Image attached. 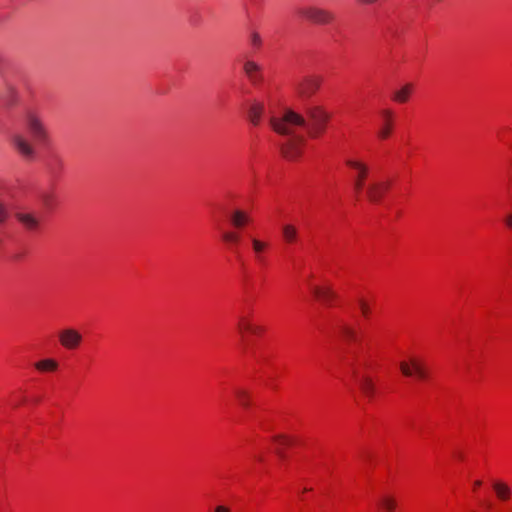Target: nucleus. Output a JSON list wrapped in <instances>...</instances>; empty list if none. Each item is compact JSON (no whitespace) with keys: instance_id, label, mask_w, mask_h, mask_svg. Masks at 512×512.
<instances>
[{"instance_id":"obj_19","label":"nucleus","mask_w":512,"mask_h":512,"mask_svg":"<svg viewBox=\"0 0 512 512\" xmlns=\"http://www.w3.org/2000/svg\"><path fill=\"white\" fill-rule=\"evenodd\" d=\"M230 219L232 225L236 228H241L249 222V216L242 210H235Z\"/></svg>"},{"instance_id":"obj_21","label":"nucleus","mask_w":512,"mask_h":512,"mask_svg":"<svg viewBox=\"0 0 512 512\" xmlns=\"http://www.w3.org/2000/svg\"><path fill=\"white\" fill-rule=\"evenodd\" d=\"M252 250L255 255L264 254L269 247V243L262 241L256 237L251 238Z\"/></svg>"},{"instance_id":"obj_26","label":"nucleus","mask_w":512,"mask_h":512,"mask_svg":"<svg viewBox=\"0 0 512 512\" xmlns=\"http://www.w3.org/2000/svg\"><path fill=\"white\" fill-rule=\"evenodd\" d=\"M222 239L226 243H229L232 246H236L240 241V236L236 232L226 231L222 234Z\"/></svg>"},{"instance_id":"obj_18","label":"nucleus","mask_w":512,"mask_h":512,"mask_svg":"<svg viewBox=\"0 0 512 512\" xmlns=\"http://www.w3.org/2000/svg\"><path fill=\"white\" fill-rule=\"evenodd\" d=\"M238 328L240 331L250 332L252 334H260L262 332V328L260 326L252 324L246 317H241L239 319Z\"/></svg>"},{"instance_id":"obj_23","label":"nucleus","mask_w":512,"mask_h":512,"mask_svg":"<svg viewBox=\"0 0 512 512\" xmlns=\"http://www.w3.org/2000/svg\"><path fill=\"white\" fill-rule=\"evenodd\" d=\"M273 440L275 441V443L277 444V448H276V453L277 455L281 458V459H284L285 458V454L282 450L281 447L285 446V445H288L289 444V439L283 435H278V436H275L273 438Z\"/></svg>"},{"instance_id":"obj_27","label":"nucleus","mask_w":512,"mask_h":512,"mask_svg":"<svg viewBox=\"0 0 512 512\" xmlns=\"http://www.w3.org/2000/svg\"><path fill=\"white\" fill-rule=\"evenodd\" d=\"M40 201L45 207L51 208L54 203V196L50 192H43L40 194Z\"/></svg>"},{"instance_id":"obj_20","label":"nucleus","mask_w":512,"mask_h":512,"mask_svg":"<svg viewBox=\"0 0 512 512\" xmlns=\"http://www.w3.org/2000/svg\"><path fill=\"white\" fill-rule=\"evenodd\" d=\"M35 368L40 372H54L58 368V363L53 359H43L35 363Z\"/></svg>"},{"instance_id":"obj_7","label":"nucleus","mask_w":512,"mask_h":512,"mask_svg":"<svg viewBox=\"0 0 512 512\" xmlns=\"http://www.w3.org/2000/svg\"><path fill=\"white\" fill-rule=\"evenodd\" d=\"M59 341L64 348L74 350L81 344L82 335L75 329L66 328L59 333Z\"/></svg>"},{"instance_id":"obj_31","label":"nucleus","mask_w":512,"mask_h":512,"mask_svg":"<svg viewBox=\"0 0 512 512\" xmlns=\"http://www.w3.org/2000/svg\"><path fill=\"white\" fill-rule=\"evenodd\" d=\"M364 186H365V183L353 180V187H354V190L356 191V193H359L360 191H362Z\"/></svg>"},{"instance_id":"obj_33","label":"nucleus","mask_w":512,"mask_h":512,"mask_svg":"<svg viewBox=\"0 0 512 512\" xmlns=\"http://www.w3.org/2000/svg\"><path fill=\"white\" fill-rule=\"evenodd\" d=\"M505 223L509 228H512V213L506 216Z\"/></svg>"},{"instance_id":"obj_11","label":"nucleus","mask_w":512,"mask_h":512,"mask_svg":"<svg viewBox=\"0 0 512 512\" xmlns=\"http://www.w3.org/2000/svg\"><path fill=\"white\" fill-rule=\"evenodd\" d=\"M243 70L250 82L254 85L262 80L261 67L254 61L248 60L243 65Z\"/></svg>"},{"instance_id":"obj_6","label":"nucleus","mask_w":512,"mask_h":512,"mask_svg":"<svg viewBox=\"0 0 512 512\" xmlns=\"http://www.w3.org/2000/svg\"><path fill=\"white\" fill-rule=\"evenodd\" d=\"M390 188L389 181L371 182L366 188V196L371 203H380L385 193Z\"/></svg>"},{"instance_id":"obj_29","label":"nucleus","mask_w":512,"mask_h":512,"mask_svg":"<svg viewBox=\"0 0 512 512\" xmlns=\"http://www.w3.org/2000/svg\"><path fill=\"white\" fill-rule=\"evenodd\" d=\"M9 217L6 205L0 200V225L5 223Z\"/></svg>"},{"instance_id":"obj_28","label":"nucleus","mask_w":512,"mask_h":512,"mask_svg":"<svg viewBox=\"0 0 512 512\" xmlns=\"http://www.w3.org/2000/svg\"><path fill=\"white\" fill-rule=\"evenodd\" d=\"M358 305L362 315L367 318L370 315V307L368 303L364 299H359Z\"/></svg>"},{"instance_id":"obj_12","label":"nucleus","mask_w":512,"mask_h":512,"mask_svg":"<svg viewBox=\"0 0 512 512\" xmlns=\"http://www.w3.org/2000/svg\"><path fill=\"white\" fill-rule=\"evenodd\" d=\"M265 106L263 102L253 101L248 108V118L250 122L257 126L260 124Z\"/></svg>"},{"instance_id":"obj_25","label":"nucleus","mask_w":512,"mask_h":512,"mask_svg":"<svg viewBox=\"0 0 512 512\" xmlns=\"http://www.w3.org/2000/svg\"><path fill=\"white\" fill-rule=\"evenodd\" d=\"M236 397L239 401V403L247 408L250 405V395L249 393L244 389H237L235 391Z\"/></svg>"},{"instance_id":"obj_14","label":"nucleus","mask_w":512,"mask_h":512,"mask_svg":"<svg viewBox=\"0 0 512 512\" xmlns=\"http://www.w3.org/2000/svg\"><path fill=\"white\" fill-rule=\"evenodd\" d=\"M381 116L383 118V125L379 131V137L386 139L391 133L393 114L391 110L385 109L381 111Z\"/></svg>"},{"instance_id":"obj_22","label":"nucleus","mask_w":512,"mask_h":512,"mask_svg":"<svg viewBox=\"0 0 512 512\" xmlns=\"http://www.w3.org/2000/svg\"><path fill=\"white\" fill-rule=\"evenodd\" d=\"M379 505L385 511L393 512L396 508V501L393 497L385 495L379 499Z\"/></svg>"},{"instance_id":"obj_16","label":"nucleus","mask_w":512,"mask_h":512,"mask_svg":"<svg viewBox=\"0 0 512 512\" xmlns=\"http://www.w3.org/2000/svg\"><path fill=\"white\" fill-rule=\"evenodd\" d=\"M283 239L286 243H295L298 239V230L293 224H284L281 228Z\"/></svg>"},{"instance_id":"obj_36","label":"nucleus","mask_w":512,"mask_h":512,"mask_svg":"<svg viewBox=\"0 0 512 512\" xmlns=\"http://www.w3.org/2000/svg\"><path fill=\"white\" fill-rule=\"evenodd\" d=\"M364 4H373L376 3L378 0H360Z\"/></svg>"},{"instance_id":"obj_3","label":"nucleus","mask_w":512,"mask_h":512,"mask_svg":"<svg viewBox=\"0 0 512 512\" xmlns=\"http://www.w3.org/2000/svg\"><path fill=\"white\" fill-rule=\"evenodd\" d=\"M298 14L305 20L317 25H328L335 19L333 12L316 5L301 7Z\"/></svg>"},{"instance_id":"obj_34","label":"nucleus","mask_w":512,"mask_h":512,"mask_svg":"<svg viewBox=\"0 0 512 512\" xmlns=\"http://www.w3.org/2000/svg\"><path fill=\"white\" fill-rule=\"evenodd\" d=\"M255 258L258 262L263 263L264 262V254L255 255Z\"/></svg>"},{"instance_id":"obj_10","label":"nucleus","mask_w":512,"mask_h":512,"mask_svg":"<svg viewBox=\"0 0 512 512\" xmlns=\"http://www.w3.org/2000/svg\"><path fill=\"white\" fill-rule=\"evenodd\" d=\"M320 87V80L316 78H306L297 84V91L300 97L309 98Z\"/></svg>"},{"instance_id":"obj_8","label":"nucleus","mask_w":512,"mask_h":512,"mask_svg":"<svg viewBox=\"0 0 512 512\" xmlns=\"http://www.w3.org/2000/svg\"><path fill=\"white\" fill-rule=\"evenodd\" d=\"M345 164L355 171L353 180L365 183L369 174V167L366 163L358 159L348 158L346 159Z\"/></svg>"},{"instance_id":"obj_17","label":"nucleus","mask_w":512,"mask_h":512,"mask_svg":"<svg viewBox=\"0 0 512 512\" xmlns=\"http://www.w3.org/2000/svg\"><path fill=\"white\" fill-rule=\"evenodd\" d=\"M412 90H413V85L411 83L405 84L402 88H400L399 90L394 92L393 100L398 103L407 102Z\"/></svg>"},{"instance_id":"obj_32","label":"nucleus","mask_w":512,"mask_h":512,"mask_svg":"<svg viewBox=\"0 0 512 512\" xmlns=\"http://www.w3.org/2000/svg\"><path fill=\"white\" fill-rule=\"evenodd\" d=\"M213 512H232L231 509L226 505H217Z\"/></svg>"},{"instance_id":"obj_2","label":"nucleus","mask_w":512,"mask_h":512,"mask_svg":"<svg viewBox=\"0 0 512 512\" xmlns=\"http://www.w3.org/2000/svg\"><path fill=\"white\" fill-rule=\"evenodd\" d=\"M24 124L31 140L21 132L11 136L13 149L25 160L32 161L36 158L35 145L47 146L50 141L49 129L43 117L34 110H28L24 116Z\"/></svg>"},{"instance_id":"obj_5","label":"nucleus","mask_w":512,"mask_h":512,"mask_svg":"<svg viewBox=\"0 0 512 512\" xmlns=\"http://www.w3.org/2000/svg\"><path fill=\"white\" fill-rule=\"evenodd\" d=\"M399 367L402 374L406 377L415 376L420 380H425L428 376L425 363L416 357H411L408 361H401Z\"/></svg>"},{"instance_id":"obj_24","label":"nucleus","mask_w":512,"mask_h":512,"mask_svg":"<svg viewBox=\"0 0 512 512\" xmlns=\"http://www.w3.org/2000/svg\"><path fill=\"white\" fill-rule=\"evenodd\" d=\"M340 333L342 335V337L347 340V341H356L357 340V333L356 331L348 326V325H342L340 327Z\"/></svg>"},{"instance_id":"obj_38","label":"nucleus","mask_w":512,"mask_h":512,"mask_svg":"<svg viewBox=\"0 0 512 512\" xmlns=\"http://www.w3.org/2000/svg\"><path fill=\"white\" fill-rule=\"evenodd\" d=\"M257 460H258V461H262V460H263V458H262L261 456H259V457H257Z\"/></svg>"},{"instance_id":"obj_35","label":"nucleus","mask_w":512,"mask_h":512,"mask_svg":"<svg viewBox=\"0 0 512 512\" xmlns=\"http://www.w3.org/2000/svg\"><path fill=\"white\" fill-rule=\"evenodd\" d=\"M255 258L258 262L263 263L264 262V254L255 255Z\"/></svg>"},{"instance_id":"obj_37","label":"nucleus","mask_w":512,"mask_h":512,"mask_svg":"<svg viewBox=\"0 0 512 512\" xmlns=\"http://www.w3.org/2000/svg\"><path fill=\"white\" fill-rule=\"evenodd\" d=\"M481 484H482V482L480 480H476L474 482V488H477V487L481 486Z\"/></svg>"},{"instance_id":"obj_13","label":"nucleus","mask_w":512,"mask_h":512,"mask_svg":"<svg viewBox=\"0 0 512 512\" xmlns=\"http://www.w3.org/2000/svg\"><path fill=\"white\" fill-rule=\"evenodd\" d=\"M352 373H353L354 377L358 378L359 386H360V389L362 390V392L368 398H372L375 393V386H374L372 380L367 376L358 377V373H357L356 369H354V368H353Z\"/></svg>"},{"instance_id":"obj_15","label":"nucleus","mask_w":512,"mask_h":512,"mask_svg":"<svg viewBox=\"0 0 512 512\" xmlns=\"http://www.w3.org/2000/svg\"><path fill=\"white\" fill-rule=\"evenodd\" d=\"M492 488L496 493V496L501 501H507L509 500L511 496V488L508 486V484L502 482V481H495L492 484Z\"/></svg>"},{"instance_id":"obj_9","label":"nucleus","mask_w":512,"mask_h":512,"mask_svg":"<svg viewBox=\"0 0 512 512\" xmlns=\"http://www.w3.org/2000/svg\"><path fill=\"white\" fill-rule=\"evenodd\" d=\"M310 289L312 294L326 306H331L337 298V294L330 287L311 285Z\"/></svg>"},{"instance_id":"obj_4","label":"nucleus","mask_w":512,"mask_h":512,"mask_svg":"<svg viewBox=\"0 0 512 512\" xmlns=\"http://www.w3.org/2000/svg\"><path fill=\"white\" fill-rule=\"evenodd\" d=\"M15 217L22 228L28 233L36 234L41 230L42 216L39 213L24 210L17 212Z\"/></svg>"},{"instance_id":"obj_1","label":"nucleus","mask_w":512,"mask_h":512,"mask_svg":"<svg viewBox=\"0 0 512 512\" xmlns=\"http://www.w3.org/2000/svg\"><path fill=\"white\" fill-rule=\"evenodd\" d=\"M306 114L308 121L292 110L285 111L279 117L270 118L272 129L278 134L288 136V139L281 145V152L288 160H296L301 155L305 143L304 136L295 134L297 128L305 127L310 137L317 138L324 133L330 119L329 113L320 106L308 107Z\"/></svg>"},{"instance_id":"obj_30","label":"nucleus","mask_w":512,"mask_h":512,"mask_svg":"<svg viewBox=\"0 0 512 512\" xmlns=\"http://www.w3.org/2000/svg\"><path fill=\"white\" fill-rule=\"evenodd\" d=\"M250 42L254 47L259 48L262 44L261 36L257 32H252L250 35Z\"/></svg>"}]
</instances>
